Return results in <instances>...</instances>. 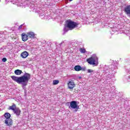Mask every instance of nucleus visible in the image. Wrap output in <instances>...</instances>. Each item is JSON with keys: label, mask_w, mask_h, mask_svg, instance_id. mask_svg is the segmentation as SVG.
<instances>
[{"label": "nucleus", "mask_w": 130, "mask_h": 130, "mask_svg": "<svg viewBox=\"0 0 130 130\" xmlns=\"http://www.w3.org/2000/svg\"><path fill=\"white\" fill-rule=\"evenodd\" d=\"M11 79L18 84H20L23 87L26 86L29 82V80L31 79V75L29 73H25L22 76L17 77L15 76H11Z\"/></svg>", "instance_id": "nucleus-1"}, {"label": "nucleus", "mask_w": 130, "mask_h": 130, "mask_svg": "<svg viewBox=\"0 0 130 130\" xmlns=\"http://www.w3.org/2000/svg\"><path fill=\"white\" fill-rule=\"evenodd\" d=\"M77 26H78V24L76 22L71 20H67L65 27L63 28V31L64 33H66V32H68L69 30H73V29H75Z\"/></svg>", "instance_id": "nucleus-2"}, {"label": "nucleus", "mask_w": 130, "mask_h": 130, "mask_svg": "<svg viewBox=\"0 0 130 130\" xmlns=\"http://www.w3.org/2000/svg\"><path fill=\"white\" fill-rule=\"evenodd\" d=\"M67 105L70 109H75V111L77 112L79 110L80 107L78 105L77 101H72L71 102L67 103Z\"/></svg>", "instance_id": "nucleus-3"}, {"label": "nucleus", "mask_w": 130, "mask_h": 130, "mask_svg": "<svg viewBox=\"0 0 130 130\" xmlns=\"http://www.w3.org/2000/svg\"><path fill=\"white\" fill-rule=\"evenodd\" d=\"M87 61L89 64H92L94 67H97L99 63L98 62V57H97V56L91 57L87 59Z\"/></svg>", "instance_id": "nucleus-4"}, {"label": "nucleus", "mask_w": 130, "mask_h": 130, "mask_svg": "<svg viewBox=\"0 0 130 130\" xmlns=\"http://www.w3.org/2000/svg\"><path fill=\"white\" fill-rule=\"evenodd\" d=\"M104 74L105 75V77H106L107 80L112 78L113 75L110 73V69H106V68H105L104 69Z\"/></svg>", "instance_id": "nucleus-5"}, {"label": "nucleus", "mask_w": 130, "mask_h": 130, "mask_svg": "<svg viewBox=\"0 0 130 130\" xmlns=\"http://www.w3.org/2000/svg\"><path fill=\"white\" fill-rule=\"evenodd\" d=\"M5 123L8 126H11L13 124V120L12 119H11V118L6 119Z\"/></svg>", "instance_id": "nucleus-6"}, {"label": "nucleus", "mask_w": 130, "mask_h": 130, "mask_svg": "<svg viewBox=\"0 0 130 130\" xmlns=\"http://www.w3.org/2000/svg\"><path fill=\"white\" fill-rule=\"evenodd\" d=\"M68 86L69 89H74L75 88V86H76V84H75V82L74 81H69L68 83Z\"/></svg>", "instance_id": "nucleus-7"}, {"label": "nucleus", "mask_w": 130, "mask_h": 130, "mask_svg": "<svg viewBox=\"0 0 130 130\" xmlns=\"http://www.w3.org/2000/svg\"><path fill=\"white\" fill-rule=\"evenodd\" d=\"M124 12L126 15H130V5H127L124 8Z\"/></svg>", "instance_id": "nucleus-8"}, {"label": "nucleus", "mask_w": 130, "mask_h": 130, "mask_svg": "<svg viewBox=\"0 0 130 130\" xmlns=\"http://www.w3.org/2000/svg\"><path fill=\"white\" fill-rule=\"evenodd\" d=\"M27 35L29 38L34 39L35 38V36L36 35H35V34L32 31H30L27 32Z\"/></svg>", "instance_id": "nucleus-9"}, {"label": "nucleus", "mask_w": 130, "mask_h": 130, "mask_svg": "<svg viewBox=\"0 0 130 130\" xmlns=\"http://www.w3.org/2000/svg\"><path fill=\"white\" fill-rule=\"evenodd\" d=\"M14 113L16 114L17 116H19L20 114H21V110H20V108H16L14 111Z\"/></svg>", "instance_id": "nucleus-10"}, {"label": "nucleus", "mask_w": 130, "mask_h": 130, "mask_svg": "<svg viewBox=\"0 0 130 130\" xmlns=\"http://www.w3.org/2000/svg\"><path fill=\"white\" fill-rule=\"evenodd\" d=\"M28 55H29V53L28 52L24 51L21 54V56L22 57V58H26L28 57Z\"/></svg>", "instance_id": "nucleus-11"}, {"label": "nucleus", "mask_w": 130, "mask_h": 130, "mask_svg": "<svg viewBox=\"0 0 130 130\" xmlns=\"http://www.w3.org/2000/svg\"><path fill=\"white\" fill-rule=\"evenodd\" d=\"M21 36L22 41H24L25 42V41H27L28 40V35L23 33L22 34Z\"/></svg>", "instance_id": "nucleus-12"}, {"label": "nucleus", "mask_w": 130, "mask_h": 130, "mask_svg": "<svg viewBox=\"0 0 130 130\" xmlns=\"http://www.w3.org/2000/svg\"><path fill=\"white\" fill-rule=\"evenodd\" d=\"M74 70L76 71V72H80V71L82 70V67H81L80 66L78 65V66H76L74 67Z\"/></svg>", "instance_id": "nucleus-13"}, {"label": "nucleus", "mask_w": 130, "mask_h": 130, "mask_svg": "<svg viewBox=\"0 0 130 130\" xmlns=\"http://www.w3.org/2000/svg\"><path fill=\"white\" fill-rule=\"evenodd\" d=\"M14 74H15V75H17V76H19L21 75V74H22V70H16L14 71Z\"/></svg>", "instance_id": "nucleus-14"}, {"label": "nucleus", "mask_w": 130, "mask_h": 130, "mask_svg": "<svg viewBox=\"0 0 130 130\" xmlns=\"http://www.w3.org/2000/svg\"><path fill=\"white\" fill-rule=\"evenodd\" d=\"M17 108V107H16V105L15 104H13L12 106L9 107V109L10 110H15Z\"/></svg>", "instance_id": "nucleus-15"}, {"label": "nucleus", "mask_w": 130, "mask_h": 130, "mask_svg": "<svg viewBox=\"0 0 130 130\" xmlns=\"http://www.w3.org/2000/svg\"><path fill=\"white\" fill-rule=\"evenodd\" d=\"M4 116L5 118H6V119H8V118H11V114L9 113H5Z\"/></svg>", "instance_id": "nucleus-16"}, {"label": "nucleus", "mask_w": 130, "mask_h": 130, "mask_svg": "<svg viewBox=\"0 0 130 130\" xmlns=\"http://www.w3.org/2000/svg\"><path fill=\"white\" fill-rule=\"evenodd\" d=\"M40 17L41 19H44L45 17V15H44V11H43L42 13L40 14Z\"/></svg>", "instance_id": "nucleus-17"}, {"label": "nucleus", "mask_w": 130, "mask_h": 130, "mask_svg": "<svg viewBox=\"0 0 130 130\" xmlns=\"http://www.w3.org/2000/svg\"><path fill=\"white\" fill-rule=\"evenodd\" d=\"M109 68H111V71H114V69H115L116 68V66H115L114 65H110L109 66Z\"/></svg>", "instance_id": "nucleus-18"}, {"label": "nucleus", "mask_w": 130, "mask_h": 130, "mask_svg": "<svg viewBox=\"0 0 130 130\" xmlns=\"http://www.w3.org/2000/svg\"><path fill=\"white\" fill-rule=\"evenodd\" d=\"M59 83V81L58 80H54L53 81V85H57Z\"/></svg>", "instance_id": "nucleus-19"}, {"label": "nucleus", "mask_w": 130, "mask_h": 130, "mask_svg": "<svg viewBox=\"0 0 130 130\" xmlns=\"http://www.w3.org/2000/svg\"><path fill=\"white\" fill-rule=\"evenodd\" d=\"M80 52L81 53H86V49L81 48L80 49Z\"/></svg>", "instance_id": "nucleus-20"}, {"label": "nucleus", "mask_w": 130, "mask_h": 130, "mask_svg": "<svg viewBox=\"0 0 130 130\" xmlns=\"http://www.w3.org/2000/svg\"><path fill=\"white\" fill-rule=\"evenodd\" d=\"M87 72H88V73H94V71H93L92 70H91V69L87 70Z\"/></svg>", "instance_id": "nucleus-21"}, {"label": "nucleus", "mask_w": 130, "mask_h": 130, "mask_svg": "<svg viewBox=\"0 0 130 130\" xmlns=\"http://www.w3.org/2000/svg\"><path fill=\"white\" fill-rule=\"evenodd\" d=\"M2 61H3V62H6V61H7V58H3L2 59Z\"/></svg>", "instance_id": "nucleus-22"}, {"label": "nucleus", "mask_w": 130, "mask_h": 130, "mask_svg": "<svg viewBox=\"0 0 130 130\" xmlns=\"http://www.w3.org/2000/svg\"><path fill=\"white\" fill-rule=\"evenodd\" d=\"M81 71H86V68H82L81 67Z\"/></svg>", "instance_id": "nucleus-23"}, {"label": "nucleus", "mask_w": 130, "mask_h": 130, "mask_svg": "<svg viewBox=\"0 0 130 130\" xmlns=\"http://www.w3.org/2000/svg\"><path fill=\"white\" fill-rule=\"evenodd\" d=\"M127 80H128V82H130V76H128L127 78Z\"/></svg>", "instance_id": "nucleus-24"}, {"label": "nucleus", "mask_w": 130, "mask_h": 130, "mask_svg": "<svg viewBox=\"0 0 130 130\" xmlns=\"http://www.w3.org/2000/svg\"><path fill=\"white\" fill-rule=\"evenodd\" d=\"M23 26V24L21 25L20 26H19V29H21L22 28V27Z\"/></svg>", "instance_id": "nucleus-25"}, {"label": "nucleus", "mask_w": 130, "mask_h": 130, "mask_svg": "<svg viewBox=\"0 0 130 130\" xmlns=\"http://www.w3.org/2000/svg\"><path fill=\"white\" fill-rule=\"evenodd\" d=\"M63 42H61V43L60 44V45H61V44H62V43H63Z\"/></svg>", "instance_id": "nucleus-26"}, {"label": "nucleus", "mask_w": 130, "mask_h": 130, "mask_svg": "<svg viewBox=\"0 0 130 130\" xmlns=\"http://www.w3.org/2000/svg\"><path fill=\"white\" fill-rule=\"evenodd\" d=\"M128 72L129 74H130V69L128 70Z\"/></svg>", "instance_id": "nucleus-27"}, {"label": "nucleus", "mask_w": 130, "mask_h": 130, "mask_svg": "<svg viewBox=\"0 0 130 130\" xmlns=\"http://www.w3.org/2000/svg\"><path fill=\"white\" fill-rule=\"evenodd\" d=\"M128 36H129V39H130V35H128Z\"/></svg>", "instance_id": "nucleus-28"}, {"label": "nucleus", "mask_w": 130, "mask_h": 130, "mask_svg": "<svg viewBox=\"0 0 130 130\" xmlns=\"http://www.w3.org/2000/svg\"><path fill=\"white\" fill-rule=\"evenodd\" d=\"M70 2H72L73 0H69Z\"/></svg>", "instance_id": "nucleus-29"}, {"label": "nucleus", "mask_w": 130, "mask_h": 130, "mask_svg": "<svg viewBox=\"0 0 130 130\" xmlns=\"http://www.w3.org/2000/svg\"><path fill=\"white\" fill-rule=\"evenodd\" d=\"M106 69H107V67H106Z\"/></svg>", "instance_id": "nucleus-30"}, {"label": "nucleus", "mask_w": 130, "mask_h": 130, "mask_svg": "<svg viewBox=\"0 0 130 130\" xmlns=\"http://www.w3.org/2000/svg\"><path fill=\"white\" fill-rule=\"evenodd\" d=\"M0 2H1V0H0Z\"/></svg>", "instance_id": "nucleus-31"}]
</instances>
